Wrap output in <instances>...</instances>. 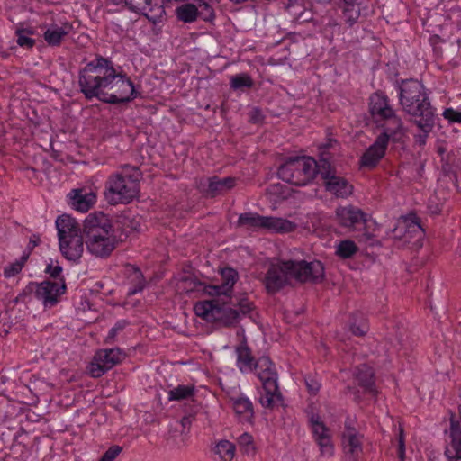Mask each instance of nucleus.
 Masks as SVG:
<instances>
[{
    "label": "nucleus",
    "instance_id": "f257e3e1",
    "mask_svg": "<svg viewBox=\"0 0 461 461\" xmlns=\"http://www.w3.org/2000/svg\"><path fill=\"white\" fill-rule=\"evenodd\" d=\"M77 83L79 92L87 101L96 99L104 104L120 105L141 95L122 66L99 54L79 69Z\"/></svg>",
    "mask_w": 461,
    "mask_h": 461
},
{
    "label": "nucleus",
    "instance_id": "f03ea898",
    "mask_svg": "<svg viewBox=\"0 0 461 461\" xmlns=\"http://www.w3.org/2000/svg\"><path fill=\"white\" fill-rule=\"evenodd\" d=\"M208 294L210 299L198 301L194 305L196 316L207 322L223 328H235L241 316L248 315L254 309L253 303L234 294L233 290H212Z\"/></svg>",
    "mask_w": 461,
    "mask_h": 461
},
{
    "label": "nucleus",
    "instance_id": "7ed1b4c3",
    "mask_svg": "<svg viewBox=\"0 0 461 461\" xmlns=\"http://www.w3.org/2000/svg\"><path fill=\"white\" fill-rule=\"evenodd\" d=\"M323 277L324 267L319 260H281L269 266L265 288H283L293 280L301 284H318Z\"/></svg>",
    "mask_w": 461,
    "mask_h": 461
},
{
    "label": "nucleus",
    "instance_id": "20e7f679",
    "mask_svg": "<svg viewBox=\"0 0 461 461\" xmlns=\"http://www.w3.org/2000/svg\"><path fill=\"white\" fill-rule=\"evenodd\" d=\"M141 176L138 167L123 165L120 171L107 177L104 191L105 201L111 205L131 203L140 194Z\"/></svg>",
    "mask_w": 461,
    "mask_h": 461
},
{
    "label": "nucleus",
    "instance_id": "39448f33",
    "mask_svg": "<svg viewBox=\"0 0 461 461\" xmlns=\"http://www.w3.org/2000/svg\"><path fill=\"white\" fill-rule=\"evenodd\" d=\"M86 245L99 258L108 257L115 249L116 235L108 217L102 212L89 214L84 221Z\"/></svg>",
    "mask_w": 461,
    "mask_h": 461
},
{
    "label": "nucleus",
    "instance_id": "423d86ee",
    "mask_svg": "<svg viewBox=\"0 0 461 461\" xmlns=\"http://www.w3.org/2000/svg\"><path fill=\"white\" fill-rule=\"evenodd\" d=\"M396 90L402 110L414 119L428 121L436 116V109L431 105L429 93L420 81L402 80Z\"/></svg>",
    "mask_w": 461,
    "mask_h": 461
},
{
    "label": "nucleus",
    "instance_id": "0eeeda50",
    "mask_svg": "<svg viewBox=\"0 0 461 461\" xmlns=\"http://www.w3.org/2000/svg\"><path fill=\"white\" fill-rule=\"evenodd\" d=\"M321 171V156L318 160L312 157L288 158L278 168L277 176L284 182L297 186L310 184Z\"/></svg>",
    "mask_w": 461,
    "mask_h": 461
},
{
    "label": "nucleus",
    "instance_id": "6e6552de",
    "mask_svg": "<svg viewBox=\"0 0 461 461\" xmlns=\"http://www.w3.org/2000/svg\"><path fill=\"white\" fill-rule=\"evenodd\" d=\"M369 111L381 133L395 136L402 135V122L396 115L386 95L375 93L369 99Z\"/></svg>",
    "mask_w": 461,
    "mask_h": 461
},
{
    "label": "nucleus",
    "instance_id": "1a4fd4ad",
    "mask_svg": "<svg viewBox=\"0 0 461 461\" xmlns=\"http://www.w3.org/2000/svg\"><path fill=\"white\" fill-rule=\"evenodd\" d=\"M322 185L329 194L336 198H348L353 193V185L338 173L334 158L330 152L321 153V171L319 174Z\"/></svg>",
    "mask_w": 461,
    "mask_h": 461
},
{
    "label": "nucleus",
    "instance_id": "9d476101",
    "mask_svg": "<svg viewBox=\"0 0 461 461\" xmlns=\"http://www.w3.org/2000/svg\"><path fill=\"white\" fill-rule=\"evenodd\" d=\"M237 227L252 231L263 230L270 233L286 234L294 231L296 224L284 218L263 216L249 212L240 214Z\"/></svg>",
    "mask_w": 461,
    "mask_h": 461
},
{
    "label": "nucleus",
    "instance_id": "9b49d317",
    "mask_svg": "<svg viewBox=\"0 0 461 461\" xmlns=\"http://www.w3.org/2000/svg\"><path fill=\"white\" fill-rule=\"evenodd\" d=\"M401 136L387 133H379L374 143L371 144L361 155L359 167L369 170L375 169L384 158L390 141L396 142Z\"/></svg>",
    "mask_w": 461,
    "mask_h": 461
},
{
    "label": "nucleus",
    "instance_id": "f8f14e48",
    "mask_svg": "<svg viewBox=\"0 0 461 461\" xmlns=\"http://www.w3.org/2000/svg\"><path fill=\"white\" fill-rule=\"evenodd\" d=\"M393 233L394 238L403 240L408 243L417 244L423 239L425 231L418 215L410 212L398 219Z\"/></svg>",
    "mask_w": 461,
    "mask_h": 461
},
{
    "label": "nucleus",
    "instance_id": "ddd939ff",
    "mask_svg": "<svg viewBox=\"0 0 461 461\" xmlns=\"http://www.w3.org/2000/svg\"><path fill=\"white\" fill-rule=\"evenodd\" d=\"M122 358L120 348L98 350L88 366V372L94 378L101 377L104 373L119 364Z\"/></svg>",
    "mask_w": 461,
    "mask_h": 461
},
{
    "label": "nucleus",
    "instance_id": "4468645a",
    "mask_svg": "<svg viewBox=\"0 0 461 461\" xmlns=\"http://www.w3.org/2000/svg\"><path fill=\"white\" fill-rule=\"evenodd\" d=\"M123 2L129 11L144 16L153 24L161 23L166 15L165 8L158 0H123Z\"/></svg>",
    "mask_w": 461,
    "mask_h": 461
},
{
    "label": "nucleus",
    "instance_id": "2eb2a0df",
    "mask_svg": "<svg viewBox=\"0 0 461 461\" xmlns=\"http://www.w3.org/2000/svg\"><path fill=\"white\" fill-rule=\"evenodd\" d=\"M335 215L337 223L348 230H361L367 221V214L354 205L339 206Z\"/></svg>",
    "mask_w": 461,
    "mask_h": 461
},
{
    "label": "nucleus",
    "instance_id": "dca6fc26",
    "mask_svg": "<svg viewBox=\"0 0 461 461\" xmlns=\"http://www.w3.org/2000/svg\"><path fill=\"white\" fill-rule=\"evenodd\" d=\"M370 0H342L338 9L339 17L347 28H352L361 16L368 14Z\"/></svg>",
    "mask_w": 461,
    "mask_h": 461
},
{
    "label": "nucleus",
    "instance_id": "f3484780",
    "mask_svg": "<svg viewBox=\"0 0 461 461\" xmlns=\"http://www.w3.org/2000/svg\"><path fill=\"white\" fill-rule=\"evenodd\" d=\"M237 180L234 176L221 178L218 176H212L206 179V185L201 183V192L206 198L224 195L236 186Z\"/></svg>",
    "mask_w": 461,
    "mask_h": 461
},
{
    "label": "nucleus",
    "instance_id": "a211bd4d",
    "mask_svg": "<svg viewBox=\"0 0 461 461\" xmlns=\"http://www.w3.org/2000/svg\"><path fill=\"white\" fill-rule=\"evenodd\" d=\"M258 379L262 382L263 388L276 390L277 384V372L275 364L269 357L263 356L258 359L257 368L254 369Z\"/></svg>",
    "mask_w": 461,
    "mask_h": 461
},
{
    "label": "nucleus",
    "instance_id": "6ab92c4d",
    "mask_svg": "<svg viewBox=\"0 0 461 461\" xmlns=\"http://www.w3.org/2000/svg\"><path fill=\"white\" fill-rule=\"evenodd\" d=\"M69 203L77 211L86 212L96 203V193L90 187L73 189L68 194Z\"/></svg>",
    "mask_w": 461,
    "mask_h": 461
},
{
    "label": "nucleus",
    "instance_id": "aec40b11",
    "mask_svg": "<svg viewBox=\"0 0 461 461\" xmlns=\"http://www.w3.org/2000/svg\"><path fill=\"white\" fill-rule=\"evenodd\" d=\"M72 30L73 25L69 22H64L60 25L51 23L44 31L43 38L48 46L59 47Z\"/></svg>",
    "mask_w": 461,
    "mask_h": 461
},
{
    "label": "nucleus",
    "instance_id": "412c9836",
    "mask_svg": "<svg viewBox=\"0 0 461 461\" xmlns=\"http://www.w3.org/2000/svg\"><path fill=\"white\" fill-rule=\"evenodd\" d=\"M235 352L237 355V366L241 373L252 372L257 368L258 359L252 355L245 336H243L240 343L235 348Z\"/></svg>",
    "mask_w": 461,
    "mask_h": 461
},
{
    "label": "nucleus",
    "instance_id": "4be33fe9",
    "mask_svg": "<svg viewBox=\"0 0 461 461\" xmlns=\"http://www.w3.org/2000/svg\"><path fill=\"white\" fill-rule=\"evenodd\" d=\"M55 223L59 242L82 235L79 223L68 214L59 216Z\"/></svg>",
    "mask_w": 461,
    "mask_h": 461
},
{
    "label": "nucleus",
    "instance_id": "5701e85b",
    "mask_svg": "<svg viewBox=\"0 0 461 461\" xmlns=\"http://www.w3.org/2000/svg\"><path fill=\"white\" fill-rule=\"evenodd\" d=\"M353 375L357 382V384L363 388L365 393H371L372 395L377 394V390L375 383V371L366 364H361L355 367Z\"/></svg>",
    "mask_w": 461,
    "mask_h": 461
},
{
    "label": "nucleus",
    "instance_id": "b1692460",
    "mask_svg": "<svg viewBox=\"0 0 461 461\" xmlns=\"http://www.w3.org/2000/svg\"><path fill=\"white\" fill-rule=\"evenodd\" d=\"M59 249L68 260L77 262L84 251L83 236L76 235L72 239L59 242Z\"/></svg>",
    "mask_w": 461,
    "mask_h": 461
},
{
    "label": "nucleus",
    "instance_id": "393cba45",
    "mask_svg": "<svg viewBox=\"0 0 461 461\" xmlns=\"http://www.w3.org/2000/svg\"><path fill=\"white\" fill-rule=\"evenodd\" d=\"M362 438L360 433L342 435V445L348 461H358L363 451Z\"/></svg>",
    "mask_w": 461,
    "mask_h": 461
},
{
    "label": "nucleus",
    "instance_id": "a878e982",
    "mask_svg": "<svg viewBox=\"0 0 461 461\" xmlns=\"http://www.w3.org/2000/svg\"><path fill=\"white\" fill-rule=\"evenodd\" d=\"M315 441L320 447L321 453L322 455L332 456L333 455V444L331 442V436L330 429L324 424L322 429H312Z\"/></svg>",
    "mask_w": 461,
    "mask_h": 461
},
{
    "label": "nucleus",
    "instance_id": "bb28decb",
    "mask_svg": "<svg viewBox=\"0 0 461 461\" xmlns=\"http://www.w3.org/2000/svg\"><path fill=\"white\" fill-rule=\"evenodd\" d=\"M254 86L253 78L247 72L238 73L230 77V88L234 92L243 94L252 89Z\"/></svg>",
    "mask_w": 461,
    "mask_h": 461
},
{
    "label": "nucleus",
    "instance_id": "cd10ccee",
    "mask_svg": "<svg viewBox=\"0 0 461 461\" xmlns=\"http://www.w3.org/2000/svg\"><path fill=\"white\" fill-rule=\"evenodd\" d=\"M67 290H29V294L41 301L44 307H52L59 302V297Z\"/></svg>",
    "mask_w": 461,
    "mask_h": 461
},
{
    "label": "nucleus",
    "instance_id": "c85d7f7f",
    "mask_svg": "<svg viewBox=\"0 0 461 461\" xmlns=\"http://www.w3.org/2000/svg\"><path fill=\"white\" fill-rule=\"evenodd\" d=\"M450 414V449L453 454L461 455V424L460 421L456 420V415L452 411H449Z\"/></svg>",
    "mask_w": 461,
    "mask_h": 461
},
{
    "label": "nucleus",
    "instance_id": "c756f323",
    "mask_svg": "<svg viewBox=\"0 0 461 461\" xmlns=\"http://www.w3.org/2000/svg\"><path fill=\"white\" fill-rule=\"evenodd\" d=\"M233 409L242 421H251L254 417L252 402L247 397L234 399Z\"/></svg>",
    "mask_w": 461,
    "mask_h": 461
},
{
    "label": "nucleus",
    "instance_id": "7c9ffc66",
    "mask_svg": "<svg viewBox=\"0 0 461 461\" xmlns=\"http://www.w3.org/2000/svg\"><path fill=\"white\" fill-rule=\"evenodd\" d=\"M415 125L420 130V132L414 135L415 143L420 147H424L429 134L432 131L435 125V117L425 119H414Z\"/></svg>",
    "mask_w": 461,
    "mask_h": 461
},
{
    "label": "nucleus",
    "instance_id": "2f4dec72",
    "mask_svg": "<svg viewBox=\"0 0 461 461\" xmlns=\"http://www.w3.org/2000/svg\"><path fill=\"white\" fill-rule=\"evenodd\" d=\"M176 15L179 21L191 23L196 21L200 12L194 4L185 3L176 8Z\"/></svg>",
    "mask_w": 461,
    "mask_h": 461
},
{
    "label": "nucleus",
    "instance_id": "473e14b6",
    "mask_svg": "<svg viewBox=\"0 0 461 461\" xmlns=\"http://www.w3.org/2000/svg\"><path fill=\"white\" fill-rule=\"evenodd\" d=\"M220 274L222 281L221 286L217 285H209L203 288H233L239 278L237 270L233 267H225L221 268Z\"/></svg>",
    "mask_w": 461,
    "mask_h": 461
},
{
    "label": "nucleus",
    "instance_id": "72a5a7b5",
    "mask_svg": "<svg viewBox=\"0 0 461 461\" xmlns=\"http://www.w3.org/2000/svg\"><path fill=\"white\" fill-rule=\"evenodd\" d=\"M125 271L127 275L126 285L129 286V288H145V280L141 271L139 268L133 266H127Z\"/></svg>",
    "mask_w": 461,
    "mask_h": 461
},
{
    "label": "nucleus",
    "instance_id": "f704fd0d",
    "mask_svg": "<svg viewBox=\"0 0 461 461\" xmlns=\"http://www.w3.org/2000/svg\"><path fill=\"white\" fill-rule=\"evenodd\" d=\"M236 447L229 440H221L215 446V453L221 461H231L235 455Z\"/></svg>",
    "mask_w": 461,
    "mask_h": 461
},
{
    "label": "nucleus",
    "instance_id": "c9c22d12",
    "mask_svg": "<svg viewBox=\"0 0 461 461\" xmlns=\"http://www.w3.org/2000/svg\"><path fill=\"white\" fill-rule=\"evenodd\" d=\"M358 251L357 244L350 240H341L336 248V254L342 258H350Z\"/></svg>",
    "mask_w": 461,
    "mask_h": 461
},
{
    "label": "nucleus",
    "instance_id": "e433bc0d",
    "mask_svg": "<svg viewBox=\"0 0 461 461\" xmlns=\"http://www.w3.org/2000/svg\"><path fill=\"white\" fill-rule=\"evenodd\" d=\"M264 390L266 393L259 399L263 407L272 409L277 402H282L283 397L278 385H276V390H268L267 388H264Z\"/></svg>",
    "mask_w": 461,
    "mask_h": 461
},
{
    "label": "nucleus",
    "instance_id": "4c0bfd02",
    "mask_svg": "<svg viewBox=\"0 0 461 461\" xmlns=\"http://www.w3.org/2000/svg\"><path fill=\"white\" fill-rule=\"evenodd\" d=\"M194 393V385H178L168 392L169 401H181L188 399Z\"/></svg>",
    "mask_w": 461,
    "mask_h": 461
},
{
    "label": "nucleus",
    "instance_id": "58836bf2",
    "mask_svg": "<svg viewBox=\"0 0 461 461\" xmlns=\"http://www.w3.org/2000/svg\"><path fill=\"white\" fill-rule=\"evenodd\" d=\"M350 322V330L356 336H364L368 330V324L361 313H354Z\"/></svg>",
    "mask_w": 461,
    "mask_h": 461
},
{
    "label": "nucleus",
    "instance_id": "ea45409f",
    "mask_svg": "<svg viewBox=\"0 0 461 461\" xmlns=\"http://www.w3.org/2000/svg\"><path fill=\"white\" fill-rule=\"evenodd\" d=\"M238 444L240 450L247 455H254L256 448L253 442V438L250 434L245 432L238 438Z\"/></svg>",
    "mask_w": 461,
    "mask_h": 461
},
{
    "label": "nucleus",
    "instance_id": "a19ab883",
    "mask_svg": "<svg viewBox=\"0 0 461 461\" xmlns=\"http://www.w3.org/2000/svg\"><path fill=\"white\" fill-rule=\"evenodd\" d=\"M27 256H23L21 260H16L14 263H11L4 269L5 277L10 278L15 276L19 274L23 267L24 262L27 260Z\"/></svg>",
    "mask_w": 461,
    "mask_h": 461
},
{
    "label": "nucleus",
    "instance_id": "79ce46f5",
    "mask_svg": "<svg viewBox=\"0 0 461 461\" xmlns=\"http://www.w3.org/2000/svg\"><path fill=\"white\" fill-rule=\"evenodd\" d=\"M248 116H249L248 121L251 124H256V125L263 124L266 120V115L264 114L263 110L258 106H253L249 110Z\"/></svg>",
    "mask_w": 461,
    "mask_h": 461
},
{
    "label": "nucleus",
    "instance_id": "37998d69",
    "mask_svg": "<svg viewBox=\"0 0 461 461\" xmlns=\"http://www.w3.org/2000/svg\"><path fill=\"white\" fill-rule=\"evenodd\" d=\"M16 43L23 49L31 50L35 45V40L23 34L22 30H15Z\"/></svg>",
    "mask_w": 461,
    "mask_h": 461
},
{
    "label": "nucleus",
    "instance_id": "c03bdc74",
    "mask_svg": "<svg viewBox=\"0 0 461 461\" xmlns=\"http://www.w3.org/2000/svg\"><path fill=\"white\" fill-rule=\"evenodd\" d=\"M128 325V321L121 320L109 330L108 336L105 339L106 343H113L117 333L122 330Z\"/></svg>",
    "mask_w": 461,
    "mask_h": 461
},
{
    "label": "nucleus",
    "instance_id": "a18cd8bd",
    "mask_svg": "<svg viewBox=\"0 0 461 461\" xmlns=\"http://www.w3.org/2000/svg\"><path fill=\"white\" fill-rule=\"evenodd\" d=\"M443 117L450 123H461V112L452 107L446 108L443 112Z\"/></svg>",
    "mask_w": 461,
    "mask_h": 461
},
{
    "label": "nucleus",
    "instance_id": "49530a36",
    "mask_svg": "<svg viewBox=\"0 0 461 461\" xmlns=\"http://www.w3.org/2000/svg\"><path fill=\"white\" fill-rule=\"evenodd\" d=\"M122 447L117 445L112 446L109 447L102 457L99 459L100 461H113L119 454L122 452Z\"/></svg>",
    "mask_w": 461,
    "mask_h": 461
},
{
    "label": "nucleus",
    "instance_id": "de8ad7c7",
    "mask_svg": "<svg viewBox=\"0 0 461 461\" xmlns=\"http://www.w3.org/2000/svg\"><path fill=\"white\" fill-rule=\"evenodd\" d=\"M308 417L312 429L315 428H324V422L321 420V416L318 413H315L313 411H311L308 412Z\"/></svg>",
    "mask_w": 461,
    "mask_h": 461
},
{
    "label": "nucleus",
    "instance_id": "09e8293b",
    "mask_svg": "<svg viewBox=\"0 0 461 461\" xmlns=\"http://www.w3.org/2000/svg\"><path fill=\"white\" fill-rule=\"evenodd\" d=\"M305 384L312 394H316L321 388V384L311 377L305 378Z\"/></svg>",
    "mask_w": 461,
    "mask_h": 461
},
{
    "label": "nucleus",
    "instance_id": "8fccbe9b",
    "mask_svg": "<svg viewBox=\"0 0 461 461\" xmlns=\"http://www.w3.org/2000/svg\"><path fill=\"white\" fill-rule=\"evenodd\" d=\"M344 426L345 431L342 433V435H351L359 433L354 426V420L349 417L346 419Z\"/></svg>",
    "mask_w": 461,
    "mask_h": 461
},
{
    "label": "nucleus",
    "instance_id": "3c124183",
    "mask_svg": "<svg viewBox=\"0 0 461 461\" xmlns=\"http://www.w3.org/2000/svg\"><path fill=\"white\" fill-rule=\"evenodd\" d=\"M61 272H62V267L59 265H56V266L48 265L46 267V273H48L50 275V276L54 279H58L60 276Z\"/></svg>",
    "mask_w": 461,
    "mask_h": 461
},
{
    "label": "nucleus",
    "instance_id": "603ef678",
    "mask_svg": "<svg viewBox=\"0 0 461 461\" xmlns=\"http://www.w3.org/2000/svg\"><path fill=\"white\" fill-rule=\"evenodd\" d=\"M199 7H201L203 10L206 11V13H207V14L203 18V20L207 21V20H209L210 17L214 16L213 10H212V6L205 1L201 0L200 4H199Z\"/></svg>",
    "mask_w": 461,
    "mask_h": 461
},
{
    "label": "nucleus",
    "instance_id": "864d4df0",
    "mask_svg": "<svg viewBox=\"0 0 461 461\" xmlns=\"http://www.w3.org/2000/svg\"><path fill=\"white\" fill-rule=\"evenodd\" d=\"M445 455L447 457L448 461H461V455L453 454L449 447H446Z\"/></svg>",
    "mask_w": 461,
    "mask_h": 461
},
{
    "label": "nucleus",
    "instance_id": "5fc2aeb1",
    "mask_svg": "<svg viewBox=\"0 0 461 461\" xmlns=\"http://www.w3.org/2000/svg\"><path fill=\"white\" fill-rule=\"evenodd\" d=\"M194 420V417L192 415H186V416H184L181 420V424L183 426V428H189L192 424V421Z\"/></svg>",
    "mask_w": 461,
    "mask_h": 461
},
{
    "label": "nucleus",
    "instance_id": "6e6d98bb",
    "mask_svg": "<svg viewBox=\"0 0 461 461\" xmlns=\"http://www.w3.org/2000/svg\"><path fill=\"white\" fill-rule=\"evenodd\" d=\"M398 456L401 459V461H404L405 456V443L401 440L399 446H398Z\"/></svg>",
    "mask_w": 461,
    "mask_h": 461
},
{
    "label": "nucleus",
    "instance_id": "4d7b16f0",
    "mask_svg": "<svg viewBox=\"0 0 461 461\" xmlns=\"http://www.w3.org/2000/svg\"><path fill=\"white\" fill-rule=\"evenodd\" d=\"M37 288H66V285L63 283L61 285H59L58 284H51L50 286H43L42 285H38Z\"/></svg>",
    "mask_w": 461,
    "mask_h": 461
},
{
    "label": "nucleus",
    "instance_id": "13d9d810",
    "mask_svg": "<svg viewBox=\"0 0 461 461\" xmlns=\"http://www.w3.org/2000/svg\"><path fill=\"white\" fill-rule=\"evenodd\" d=\"M16 30H22L23 34H24L26 36L32 35L34 33V31L32 28H17Z\"/></svg>",
    "mask_w": 461,
    "mask_h": 461
},
{
    "label": "nucleus",
    "instance_id": "bf43d9fd",
    "mask_svg": "<svg viewBox=\"0 0 461 461\" xmlns=\"http://www.w3.org/2000/svg\"><path fill=\"white\" fill-rule=\"evenodd\" d=\"M287 1H288V4H287L288 7H292V6L295 5L299 0H287Z\"/></svg>",
    "mask_w": 461,
    "mask_h": 461
},
{
    "label": "nucleus",
    "instance_id": "052dcab7",
    "mask_svg": "<svg viewBox=\"0 0 461 461\" xmlns=\"http://www.w3.org/2000/svg\"><path fill=\"white\" fill-rule=\"evenodd\" d=\"M401 440H402V442H404V436H403V429H400L399 443L401 442Z\"/></svg>",
    "mask_w": 461,
    "mask_h": 461
},
{
    "label": "nucleus",
    "instance_id": "680f3d73",
    "mask_svg": "<svg viewBox=\"0 0 461 461\" xmlns=\"http://www.w3.org/2000/svg\"><path fill=\"white\" fill-rule=\"evenodd\" d=\"M141 290H136V289H133V290H131L129 293H128V295L131 296V295H133L135 294L137 292H140Z\"/></svg>",
    "mask_w": 461,
    "mask_h": 461
},
{
    "label": "nucleus",
    "instance_id": "e2e57ef3",
    "mask_svg": "<svg viewBox=\"0 0 461 461\" xmlns=\"http://www.w3.org/2000/svg\"><path fill=\"white\" fill-rule=\"evenodd\" d=\"M129 227H130V229L131 230H137V225L135 223H133V222H131V226H129Z\"/></svg>",
    "mask_w": 461,
    "mask_h": 461
},
{
    "label": "nucleus",
    "instance_id": "0e129e2a",
    "mask_svg": "<svg viewBox=\"0 0 461 461\" xmlns=\"http://www.w3.org/2000/svg\"><path fill=\"white\" fill-rule=\"evenodd\" d=\"M221 113H227V108L224 106L223 104H221Z\"/></svg>",
    "mask_w": 461,
    "mask_h": 461
},
{
    "label": "nucleus",
    "instance_id": "69168bd1",
    "mask_svg": "<svg viewBox=\"0 0 461 461\" xmlns=\"http://www.w3.org/2000/svg\"><path fill=\"white\" fill-rule=\"evenodd\" d=\"M85 303H86V306H83V310H86V308L91 309L90 303L88 301H86Z\"/></svg>",
    "mask_w": 461,
    "mask_h": 461
},
{
    "label": "nucleus",
    "instance_id": "338daca9",
    "mask_svg": "<svg viewBox=\"0 0 461 461\" xmlns=\"http://www.w3.org/2000/svg\"><path fill=\"white\" fill-rule=\"evenodd\" d=\"M95 285L97 286L98 288H103L104 286V285L100 281H97Z\"/></svg>",
    "mask_w": 461,
    "mask_h": 461
},
{
    "label": "nucleus",
    "instance_id": "774afa93",
    "mask_svg": "<svg viewBox=\"0 0 461 461\" xmlns=\"http://www.w3.org/2000/svg\"><path fill=\"white\" fill-rule=\"evenodd\" d=\"M458 412H459V415L461 417V403L458 405Z\"/></svg>",
    "mask_w": 461,
    "mask_h": 461
}]
</instances>
